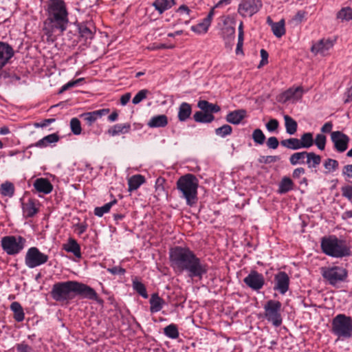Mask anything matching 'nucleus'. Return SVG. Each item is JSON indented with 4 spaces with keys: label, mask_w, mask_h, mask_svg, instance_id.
I'll list each match as a JSON object with an SVG mask.
<instances>
[{
    "label": "nucleus",
    "mask_w": 352,
    "mask_h": 352,
    "mask_svg": "<svg viewBox=\"0 0 352 352\" xmlns=\"http://www.w3.org/2000/svg\"><path fill=\"white\" fill-rule=\"evenodd\" d=\"M169 257L171 266L175 270L186 271L190 278L197 277L201 280L203 276L208 273V265L188 248L176 246L171 248Z\"/></svg>",
    "instance_id": "nucleus-1"
},
{
    "label": "nucleus",
    "mask_w": 352,
    "mask_h": 352,
    "mask_svg": "<svg viewBox=\"0 0 352 352\" xmlns=\"http://www.w3.org/2000/svg\"><path fill=\"white\" fill-rule=\"evenodd\" d=\"M45 11L47 18L43 23V31L48 40L54 41L55 34H63L69 23L66 3L63 0H48Z\"/></svg>",
    "instance_id": "nucleus-2"
},
{
    "label": "nucleus",
    "mask_w": 352,
    "mask_h": 352,
    "mask_svg": "<svg viewBox=\"0 0 352 352\" xmlns=\"http://www.w3.org/2000/svg\"><path fill=\"white\" fill-rule=\"evenodd\" d=\"M72 292L83 298L95 300L100 305L104 303L103 300L98 297L96 292L92 287L75 280L55 283L50 294L52 298L56 301H64L72 298Z\"/></svg>",
    "instance_id": "nucleus-3"
},
{
    "label": "nucleus",
    "mask_w": 352,
    "mask_h": 352,
    "mask_svg": "<svg viewBox=\"0 0 352 352\" xmlns=\"http://www.w3.org/2000/svg\"><path fill=\"white\" fill-rule=\"evenodd\" d=\"M181 197L184 199L188 206H192L197 201V188L199 180L192 174L188 173L181 176L176 183Z\"/></svg>",
    "instance_id": "nucleus-4"
},
{
    "label": "nucleus",
    "mask_w": 352,
    "mask_h": 352,
    "mask_svg": "<svg viewBox=\"0 0 352 352\" xmlns=\"http://www.w3.org/2000/svg\"><path fill=\"white\" fill-rule=\"evenodd\" d=\"M320 247L323 253L334 258H342L351 254L345 241L338 239L335 235L322 237Z\"/></svg>",
    "instance_id": "nucleus-5"
},
{
    "label": "nucleus",
    "mask_w": 352,
    "mask_h": 352,
    "mask_svg": "<svg viewBox=\"0 0 352 352\" xmlns=\"http://www.w3.org/2000/svg\"><path fill=\"white\" fill-rule=\"evenodd\" d=\"M331 331L338 338L349 339L352 337V318L344 314H338L332 320Z\"/></svg>",
    "instance_id": "nucleus-6"
},
{
    "label": "nucleus",
    "mask_w": 352,
    "mask_h": 352,
    "mask_svg": "<svg viewBox=\"0 0 352 352\" xmlns=\"http://www.w3.org/2000/svg\"><path fill=\"white\" fill-rule=\"evenodd\" d=\"M320 270L323 278L332 286L346 281L348 277V270L342 266L323 267Z\"/></svg>",
    "instance_id": "nucleus-7"
},
{
    "label": "nucleus",
    "mask_w": 352,
    "mask_h": 352,
    "mask_svg": "<svg viewBox=\"0 0 352 352\" xmlns=\"http://www.w3.org/2000/svg\"><path fill=\"white\" fill-rule=\"evenodd\" d=\"M282 304L278 300H270L264 305L265 318L276 327L282 324L281 317Z\"/></svg>",
    "instance_id": "nucleus-8"
},
{
    "label": "nucleus",
    "mask_w": 352,
    "mask_h": 352,
    "mask_svg": "<svg viewBox=\"0 0 352 352\" xmlns=\"http://www.w3.org/2000/svg\"><path fill=\"white\" fill-rule=\"evenodd\" d=\"M26 240L21 236H6L1 239L2 249L9 255L19 253L24 248Z\"/></svg>",
    "instance_id": "nucleus-9"
},
{
    "label": "nucleus",
    "mask_w": 352,
    "mask_h": 352,
    "mask_svg": "<svg viewBox=\"0 0 352 352\" xmlns=\"http://www.w3.org/2000/svg\"><path fill=\"white\" fill-rule=\"evenodd\" d=\"M49 256L40 252L36 247L28 249L25 258V265L29 268H34L47 262Z\"/></svg>",
    "instance_id": "nucleus-10"
},
{
    "label": "nucleus",
    "mask_w": 352,
    "mask_h": 352,
    "mask_svg": "<svg viewBox=\"0 0 352 352\" xmlns=\"http://www.w3.org/2000/svg\"><path fill=\"white\" fill-rule=\"evenodd\" d=\"M261 0H242L238 8L239 14L243 17H251L262 8Z\"/></svg>",
    "instance_id": "nucleus-11"
},
{
    "label": "nucleus",
    "mask_w": 352,
    "mask_h": 352,
    "mask_svg": "<svg viewBox=\"0 0 352 352\" xmlns=\"http://www.w3.org/2000/svg\"><path fill=\"white\" fill-rule=\"evenodd\" d=\"M244 283L254 291H259L265 285V278L262 274L252 270L243 279Z\"/></svg>",
    "instance_id": "nucleus-12"
},
{
    "label": "nucleus",
    "mask_w": 352,
    "mask_h": 352,
    "mask_svg": "<svg viewBox=\"0 0 352 352\" xmlns=\"http://www.w3.org/2000/svg\"><path fill=\"white\" fill-rule=\"evenodd\" d=\"M331 140L338 152L343 153L347 149L349 138L342 132L340 131L331 132Z\"/></svg>",
    "instance_id": "nucleus-13"
},
{
    "label": "nucleus",
    "mask_w": 352,
    "mask_h": 352,
    "mask_svg": "<svg viewBox=\"0 0 352 352\" xmlns=\"http://www.w3.org/2000/svg\"><path fill=\"white\" fill-rule=\"evenodd\" d=\"M289 277L285 272H279L274 276V290L285 294L289 289Z\"/></svg>",
    "instance_id": "nucleus-14"
},
{
    "label": "nucleus",
    "mask_w": 352,
    "mask_h": 352,
    "mask_svg": "<svg viewBox=\"0 0 352 352\" xmlns=\"http://www.w3.org/2000/svg\"><path fill=\"white\" fill-rule=\"evenodd\" d=\"M13 55L12 47L7 43L0 42V70L8 63Z\"/></svg>",
    "instance_id": "nucleus-15"
},
{
    "label": "nucleus",
    "mask_w": 352,
    "mask_h": 352,
    "mask_svg": "<svg viewBox=\"0 0 352 352\" xmlns=\"http://www.w3.org/2000/svg\"><path fill=\"white\" fill-rule=\"evenodd\" d=\"M214 8L210 10L207 16L204 19L202 22L198 23L196 25H192L191 27V30L198 34L206 33L208 32V28L210 25L211 21L214 14Z\"/></svg>",
    "instance_id": "nucleus-16"
},
{
    "label": "nucleus",
    "mask_w": 352,
    "mask_h": 352,
    "mask_svg": "<svg viewBox=\"0 0 352 352\" xmlns=\"http://www.w3.org/2000/svg\"><path fill=\"white\" fill-rule=\"evenodd\" d=\"M302 92V87H291L280 95V98L284 102L292 99L298 100L301 98Z\"/></svg>",
    "instance_id": "nucleus-17"
},
{
    "label": "nucleus",
    "mask_w": 352,
    "mask_h": 352,
    "mask_svg": "<svg viewBox=\"0 0 352 352\" xmlns=\"http://www.w3.org/2000/svg\"><path fill=\"white\" fill-rule=\"evenodd\" d=\"M246 115L247 111L245 109H237L228 113L226 120L232 124H239L246 117Z\"/></svg>",
    "instance_id": "nucleus-18"
},
{
    "label": "nucleus",
    "mask_w": 352,
    "mask_h": 352,
    "mask_svg": "<svg viewBox=\"0 0 352 352\" xmlns=\"http://www.w3.org/2000/svg\"><path fill=\"white\" fill-rule=\"evenodd\" d=\"M36 191L44 194H49L53 190V186L47 179L38 178L33 184Z\"/></svg>",
    "instance_id": "nucleus-19"
},
{
    "label": "nucleus",
    "mask_w": 352,
    "mask_h": 352,
    "mask_svg": "<svg viewBox=\"0 0 352 352\" xmlns=\"http://www.w3.org/2000/svg\"><path fill=\"white\" fill-rule=\"evenodd\" d=\"M332 47L333 43L331 41L321 39L312 45L311 51L315 54H324Z\"/></svg>",
    "instance_id": "nucleus-20"
},
{
    "label": "nucleus",
    "mask_w": 352,
    "mask_h": 352,
    "mask_svg": "<svg viewBox=\"0 0 352 352\" xmlns=\"http://www.w3.org/2000/svg\"><path fill=\"white\" fill-rule=\"evenodd\" d=\"M60 140V137L56 133H52L45 136L34 144H32L30 147L36 146L40 148H44L50 144L56 143Z\"/></svg>",
    "instance_id": "nucleus-21"
},
{
    "label": "nucleus",
    "mask_w": 352,
    "mask_h": 352,
    "mask_svg": "<svg viewBox=\"0 0 352 352\" xmlns=\"http://www.w3.org/2000/svg\"><path fill=\"white\" fill-rule=\"evenodd\" d=\"M197 107L206 113L212 114L218 113L221 110V107L217 104H212L207 100H201L197 103Z\"/></svg>",
    "instance_id": "nucleus-22"
},
{
    "label": "nucleus",
    "mask_w": 352,
    "mask_h": 352,
    "mask_svg": "<svg viewBox=\"0 0 352 352\" xmlns=\"http://www.w3.org/2000/svg\"><path fill=\"white\" fill-rule=\"evenodd\" d=\"M149 302L151 305L150 311L151 313L160 311L165 304L164 300L160 297L157 293H154L151 295Z\"/></svg>",
    "instance_id": "nucleus-23"
},
{
    "label": "nucleus",
    "mask_w": 352,
    "mask_h": 352,
    "mask_svg": "<svg viewBox=\"0 0 352 352\" xmlns=\"http://www.w3.org/2000/svg\"><path fill=\"white\" fill-rule=\"evenodd\" d=\"M151 128L164 127L168 124V118L166 115H158L152 117L148 122Z\"/></svg>",
    "instance_id": "nucleus-24"
},
{
    "label": "nucleus",
    "mask_w": 352,
    "mask_h": 352,
    "mask_svg": "<svg viewBox=\"0 0 352 352\" xmlns=\"http://www.w3.org/2000/svg\"><path fill=\"white\" fill-rule=\"evenodd\" d=\"M192 113L191 105L187 102H182L178 110V119L180 122H185Z\"/></svg>",
    "instance_id": "nucleus-25"
},
{
    "label": "nucleus",
    "mask_w": 352,
    "mask_h": 352,
    "mask_svg": "<svg viewBox=\"0 0 352 352\" xmlns=\"http://www.w3.org/2000/svg\"><path fill=\"white\" fill-rule=\"evenodd\" d=\"M22 209L23 214L26 217H32L38 211L34 201L32 199H29L27 203L22 204Z\"/></svg>",
    "instance_id": "nucleus-26"
},
{
    "label": "nucleus",
    "mask_w": 352,
    "mask_h": 352,
    "mask_svg": "<svg viewBox=\"0 0 352 352\" xmlns=\"http://www.w3.org/2000/svg\"><path fill=\"white\" fill-rule=\"evenodd\" d=\"M131 130L129 123L117 124L108 130V133L115 136L121 133H126Z\"/></svg>",
    "instance_id": "nucleus-27"
},
{
    "label": "nucleus",
    "mask_w": 352,
    "mask_h": 352,
    "mask_svg": "<svg viewBox=\"0 0 352 352\" xmlns=\"http://www.w3.org/2000/svg\"><path fill=\"white\" fill-rule=\"evenodd\" d=\"M144 182L145 178L144 176L141 175H133L128 180L129 190L133 191L137 190Z\"/></svg>",
    "instance_id": "nucleus-28"
},
{
    "label": "nucleus",
    "mask_w": 352,
    "mask_h": 352,
    "mask_svg": "<svg viewBox=\"0 0 352 352\" xmlns=\"http://www.w3.org/2000/svg\"><path fill=\"white\" fill-rule=\"evenodd\" d=\"M283 118L286 132L291 135L295 134L298 129L297 122L288 115H285Z\"/></svg>",
    "instance_id": "nucleus-29"
},
{
    "label": "nucleus",
    "mask_w": 352,
    "mask_h": 352,
    "mask_svg": "<svg viewBox=\"0 0 352 352\" xmlns=\"http://www.w3.org/2000/svg\"><path fill=\"white\" fill-rule=\"evenodd\" d=\"M10 309L14 313V318L17 322H21L24 320L25 314L21 304L18 302H13L10 305Z\"/></svg>",
    "instance_id": "nucleus-30"
},
{
    "label": "nucleus",
    "mask_w": 352,
    "mask_h": 352,
    "mask_svg": "<svg viewBox=\"0 0 352 352\" xmlns=\"http://www.w3.org/2000/svg\"><path fill=\"white\" fill-rule=\"evenodd\" d=\"M195 122L199 123H210L214 120V116L210 113H206L203 111L195 112L193 115Z\"/></svg>",
    "instance_id": "nucleus-31"
},
{
    "label": "nucleus",
    "mask_w": 352,
    "mask_h": 352,
    "mask_svg": "<svg viewBox=\"0 0 352 352\" xmlns=\"http://www.w3.org/2000/svg\"><path fill=\"white\" fill-rule=\"evenodd\" d=\"M294 188V182L287 177H284L278 185V192L280 194H285Z\"/></svg>",
    "instance_id": "nucleus-32"
},
{
    "label": "nucleus",
    "mask_w": 352,
    "mask_h": 352,
    "mask_svg": "<svg viewBox=\"0 0 352 352\" xmlns=\"http://www.w3.org/2000/svg\"><path fill=\"white\" fill-rule=\"evenodd\" d=\"M306 163L309 168H316L321 162V157L314 152H307Z\"/></svg>",
    "instance_id": "nucleus-33"
},
{
    "label": "nucleus",
    "mask_w": 352,
    "mask_h": 352,
    "mask_svg": "<svg viewBox=\"0 0 352 352\" xmlns=\"http://www.w3.org/2000/svg\"><path fill=\"white\" fill-rule=\"evenodd\" d=\"M301 148H308L314 145L313 133L310 132L303 133L298 139Z\"/></svg>",
    "instance_id": "nucleus-34"
},
{
    "label": "nucleus",
    "mask_w": 352,
    "mask_h": 352,
    "mask_svg": "<svg viewBox=\"0 0 352 352\" xmlns=\"http://www.w3.org/2000/svg\"><path fill=\"white\" fill-rule=\"evenodd\" d=\"M67 252L73 253L76 257L81 256L80 248L76 241L70 238L68 241V244L64 248Z\"/></svg>",
    "instance_id": "nucleus-35"
},
{
    "label": "nucleus",
    "mask_w": 352,
    "mask_h": 352,
    "mask_svg": "<svg viewBox=\"0 0 352 352\" xmlns=\"http://www.w3.org/2000/svg\"><path fill=\"white\" fill-rule=\"evenodd\" d=\"M307 151H301L294 153L289 157V162L292 165L295 166L297 164H302L305 163V158L307 156Z\"/></svg>",
    "instance_id": "nucleus-36"
},
{
    "label": "nucleus",
    "mask_w": 352,
    "mask_h": 352,
    "mask_svg": "<svg viewBox=\"0 0 352 352\" xmlns=\"http://www.w3.org/2000/svg\"><path fill=\"white\" fill-rule=\"evenodd\" d=\"M272 30L276 37L280 38L285 34V21L282 19L277 23H272Z\"/></svg>",
    "instance_id": "nucleus-37"
},
{
    "label": "nucleus",
    "mask_w": 352,
    "mask_h": 352,
    "mask_svg": "<svg viewBox=\"0 0 352 352\" xmlns=\"http://www.w3.org/2000/svg\"><path fill=\"white\" fill-rule=\"evenodd\" d=\"M152 5L160 14H162L172 7L168 0H155Z\"/></svg>",
    "instance_id": "nucleus-38"
},
{
    "label": "nucleus",
    "mask_w": 352,
    "mask_h": 352,
    "mask_svg": "<svg viewBox=\"0 0 352 352\" xmlns=\"http://www.w3.org/2000/svg\"><path fill=\"white\" fill-rule=\"evenodd\" d=\"M117 203V200L114 199L113 201L105 204L101 207H96L94 209V214L98 217H102L104 214L109 212L111 208Z\"/></svg>",
    "instance_id": "nucleus-39"
},
{
    "label": "nucleus",
    "mask_w": 352,
    "mask_h": 352,
    "mask_svg": "<svg viewBox=\"0 0 352 352\" xmlns=\"http://www.w3.org/2000/svg\"><path fill=\"white\" fill-rule=\"evenodd\" d=\"M280 144L289 149L298 150L300 149V142L298 138H289L287 140H282Z\"/></svg>",
    "instance_id": "nucleus-40"
},
{
    "label": "nucleus",
    "mask_w": 352,
    "mask_h": 352,
    "mask_svg": "<svg viewBox=\"0 0 352 352\" xmlns=\"http://www.w3.org/2000/svg\"><path fill=\"white\" fill-rule=\"evenodd\" d=\"M0 191L2 195L12 197L14 193V186L12 183L6 182L1 185Z\"/></svg>",
    "instance_id": "nucleus-41"
},
{
    "label": "nucleus",
    "mask_w": 352,
    "mask_h": 352,
    "mask_svg": "<svg viewBox=\"0 0 352 352\" xmlns=\"http://www.w3.org/2000/svg\"><path fill=\"white\" fill-rule=\"evenodd\" d=\"M80 117L88 126H91L99 118L96 111L82 113Z\"/></svg>",
    "instance_id": "nucleus-42"
},
{
    "label": "nucleus",
    "mask_w": 352,
    "mask_h": 352,
    "mask_svg": "<svg viewBox=\"0 0 352 352\" xmlns=\"http://www.w3.org/2000/svg\"><path fill=\"white\" fill-rule=\"evenodd\" d=\"M323 166L327 170L326 173H331L336 171L339 167V163L336 160L327 158L324 160Z\"/></svg>",
    "instance_id": "nucleus-43"
},
{
    "label": "nucleus",
    "mask_w": 352,
    "mask_h": 352,
    "mask_svg": "<svg viewBox=\"0 0 352 352\" xmlns=\"http://www.w3.org/2000/svg\"><path fill=\"white\" fill-rule=\"evenodd\" d=\"M164 333L167 337L171 339H176L179 337L178 329L177 326L173 324L166 326L164 329Z\"/></svg>",
    "instance_id": "nucleus-44"
},
{
    "label": "nucleus",
    "mask_w": 352,
    "mask_h": 352,
    "mask_svg": "<svg viewBox=\"0 0 352 352\" xmlns=\"http://www.w3.org/2000/svg\"><path fill=\"white\" fill-rule=\"evenodd\" d=\"M133 288L137 293H138L144 298H148V296L146 292V287L142 283L137 280H134L133 281Z\"/></svg>",
    "instance_id": "nucleus-45"
},
{
    "label": "nucleus",
    "mask_w": 352,
    "mask_h": 352,
    "mask_svg": "<svg viewBox=\"0 0 352 352\" xmlns=\"http://www.w3.org/2000/svg\"><path fill=\"white\" fill-rule=\"evenodd\" d=\"M252 138L254 143L262 145L265 142V135L260 129H256L253 131Z\"/></svg>",
    "instance_id": "nucleus-46"
},
{
    "label": "nucleus",
    "mask_w": 352,
    "mask_h": 352,
    "mask_svg": "<svg viewBox=\"0 0 352 352\" xmlns=\"http://www.w3.org/2000/svg\"><path fill=\"white\" fill-rule=\"evenodd\" d=\"M337 18L342 21H349L352 19V9L349 7L341 9L337 14Z\"/></svg>",
    "instance_id": "nucleus-47"
},
{
    "label": "nucleus",
    "mask_w": 352,
    "mask_h": 352,
    "mask_svg": "<svg viewBox=\"0 0 352 352\" xmlns=\"http://www.w3.org/2000/svg\"><path fill=\"white\" fill-rule=\"evenodd\" d=\"M70 129L74 135H80L82 132V128L80 120L77 118H73L70 120Z\"/></svg>",
    "instance_id": "nucleus-48"
},
{
    "label": "nucleus",
    "mask_w": 352,
    "mask_h": 352,
    "mask_svg": "<svg viewBox=\"0 0 352 352\" xmlns=\"http://www.w3.org/2000/svg\"><path fill=\"white\" fill-rule=\"evenodd\" d=\"M326 142L327 138L322 133L317 134L315 139H314V144H315L320 151H323L325 148Z\"/></svg>",
    "instance_id": "nucleus-49"
},
{
    "label": "nucleus",
    "mask_w": 352,
    "mask_h": 352,
    "mask_svg": "<svg viewBox=\"0 0 352 352\" xmlns=\"http://www.w3.org/2000/svg\"><path fill=\"white\" fill-rule=\"evenodd\" d=\"M232 128L228 124H224L215 129V133L221 138H224L232 133Z\"/></svg>",
    "instance_id": "nucleus-50"
},
{
    "label": "nucleus",
    "mask_w": 352,
    "mask_h": 352,
    "mask_svg": "<svg viewBox=\"0 0 352 352\" xmlns=\"http://www.w3.org/2000/svg\"><path fill=\"white\" fill-rule=\"evenodd\" d=\"M148 91L147 89H142L138 91L136 95L133 97L132 102L134 104H138L146 98Z\"/></svg>",
    "instance_id": "nucleus-51"
},
{
    "label": "nucleus",
    "mask_w": 352,
    "mask_h": 352,
    "mask_svg": "<svg viewBox=\"0 0 352 352\" xmlns=\"http://www.w3.org/2000/svg\"><path fill=\"white\" fill-rule=\"evenodd\" d=\"M79 33L82 37L85 38V39H91L93 37L92 31L86 25H80L79 27Z\"/></svg>",
    "instance_id": "nucleus-52"
},
{
    "label": "nucleus",
    "mask_w": 352,
    "mask_h": 352,
    "mask_svg": "<svg viewBox=\"0 0 352 352\" xmlns=\"http://www.w3.org/2000/svg\"><path fill=\"white\" fill-rule=\"evenodd\" d=\"M342 197L348 200H352V185H344L341 187Z\"/></svg>",
    "instance_id": "nucleus-53"
},
{
    "label": "nucleus",
    "mask_w": 352,
    "mask_h": 352,
    "mask_svg": "<svg viewBox=\"0 0 352 352\" xmlns=\"http://www.w3.org/2000/svg\"><path fill=\"white\" fill-rule=\"evenodd\" d=\"M223 38L230 41L234 38L235 29L232 27H226L223 29Z\"/></svg>",
    "instance_id": "nucleus-54"
},
{
    "label": "nucleus",
    "mask_w": 352,
    "mask_h": 352,
    "mask_svg": "<svg viewBox=\"0 0 352 352\" xmlns=\"http://www.w3.org/2000/svg\"><path fill=\"white\" fill-rule=\"evenodd\" d=\"M265 126L268 131L273 132L278 129L279 122L276 119L272 118L269 120Z\"/></svg>",
    "instance_id": "nucleus-55"
},
{
    "label": "nucleus",
    "mask_w": 352,
    "mask_h": 352,
    "mask_svg": "<svg viewBox=\"0 0 352 352\" xmlns=\"http://www.w3.org/2000/svg\"><path fill=\"white\" fill-rule=\"evenodd\" d=\"M84 80L83 78L76 79L75 80H72L68 82L67 84L64 85L60 89L59 93H63L67 89L73 87L78 85L80 82Z\"/></svg>",
    "instance_id": "nucleus-56"
},
{
    "label": "nucleus",
    "mask_w": 352,
    "mask_h": 352,
    "mask_svg": "<svg viewBox=\"0 0 352 352\" xmlns=\"http://www.w3.org/2000/svg\"><path fill=\"white\" fill-rule=\"evenodd\" d=\"M266 144L269 148L276 149L278 146L279 142L276 137L272 136L267 139Z\"/></svg>",
    "instance_id": "nucleus-57"
},
{
    "label": "nucleus",
    "mask_w": 352,
    "mask_h": 352,
    "mask_svg": "<svg viewBox=\"0 0 352 352\" xmlns=\"http://www.w3.org/2000/svg\"><path fill=\"white\" fill-rule=\"evenodd\" d=\"M260 53H261V60L258 66V68H261V67H263L268 63V56H269L267 52L264 49H261Z\"/></svg>",
    "instance_id": "nucleus-58"
},
{
    "label": "nucleus",
    "mask_w": 352,
    "mask_h": 352,
    "mask_svg": "<svg viewBox=\"0 0 352 352\" xmlns=\"http://www.w3.org/2000/svg\"><path fill=\"white\" fill-rule=\"evenodd\" d=\"M17 352H32V349L24 342L16 345Z\"/></svg>",
    "instance_id": "nucleus-59"
},
{
    "label": "nucleus",
    "mask_w": 352,
    "mask_h": 352,
    "mask_svg": "<svg viewBox=\"0 0 352 352\" xmlns=\"http://www.w3.org/2000/svg\"><path fill=\"white\" fill-rule=\"evenodd\" d=\"M107 271L113 275L124 274L126 272L125 269L121 267L120 266H115L111 268H108Z\"/></svg>",
    "instance_id": "nucleus-60"
},
{
    "label": "nucleus",
    "mask_w": 352,
    "mask_h": 352,
    "mask_svg": "<svg viewBox=\"0 0 352 352\" xmlns=\"http://www.w3.org/2000/svg\"><path fill=\"white\" fill-rule=\"evenodd\" d=\"M55 122V119L54 118H49V119H45L43 120H42L41 122H36L34 124V126L35 127H41V128H43V127H45L47 126H48L49 124L53 123Z\"/></svg>",
    "instance_id": "nucleus-61"
},
{
    "label": "nucleus",
    "mask_w": 352,
    "mask_h": 352,
    "mask_svg": "<svg viewBox=\"0 0 352 352\" xmlns=\"http://www.w3.org/2000/svg\"><path fill=\"white\" fill-rule=\"evenodd\" d=\"M342 175L352 179V164H347L343 167Z\"/></svg>",
    "instance_id": "nucleus-62"
},
{
    "label": "nucleus",
    "mask_w": 352,
    "mask_h": 352,
    "mask_svg": "<svg viewBox=\"0 0 352 352\" xmlns=\"http://www.w3.org/2000/svg\"><path fill=\"white\" fill-rule=\"evenodd\" d=\"M305 12L298 11L293 17L292 21L296 22L297 24L301 23L305 18Z\"/></svg>",
    "instance_id": "nucleus-63"
},
{
    "label": "nucleus",
    "mask_w": 352,
    "mask_h": 352,
    "mask_svg": "<svg viewBox=\"0 0 352 352\" xmlns=\"http://www.w3.org/2000/svg\"><path fill=\"white\" fill-rule=\"evenodd\" d=\"M345 95L346 96V99L344 100L345 103L352 101V80L350 82V86L347 89Z\"/></svg>",
    "instance_id": "nucleus-64"
}]
</instances>
